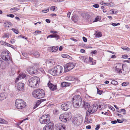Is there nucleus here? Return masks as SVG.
<instances>
[{
	"instance_id": "nucleus-1",
	"label": "nucleus",
	"mask_w": 130,
	"mask_h": 130,
	"mask_svg": "<svg viewBox=\"0 0 130 130\" xmlns=\"http://www.w3.org/2000/svg\"><path fill=\"white\" fill-rule=\"evenodd\" d=\"M40 82V79L37 76H34L30 78L28 80L27 83L29 86L33 88L37 87L38 83Z\"/></svg>"
},
{
	"instance_id": "nucleus-2",
	"label": "nucleus",
	"mask_w": 130,
	"mask_h": 130,
	"mask_svg": "<svg viewBox=\"0 0 130 130\" xmlns=\"http://www.w3.org/2000/svg\"><path fill=\"white\" fill-rule=\"evenodd\" d=\"M72 102L75 108L79 107L83 103L82 98L79 95H76L72 98Z\"/></svg>"
},
{
	"instance_id": "nucleus-3",
	"label": "nucleus",
	"mask_w": 130,
	"mask_h": 130,
	"mask_svg": "<svg viewBox=\"0 0 130 130\" xmlns=\"http://www.w3.org/2000/svg\"><path fill=\"white\" fill-rule=\"evenodd\" d=\"M63 71V67L60 66L58 65L51 70L50 71V73L54 76L56 75H61Z\"/></svg>"
},
{
	"instance_id": "nucleus-4",
	"label": "nucleus",
	"mask_w": 130,
	"mask_h": 130,
	"mask_svg": "<svg viewBox=\"0 0 130 130\" xmlns=\"http://www.w3.org/2000/svg\"><path fill=\"white\" fill-rule=\"evenodd\" d=\"M32 95L34 97L37 99L43 98L45 95L44 91L41 89H38L32 92Z\"/></svg>"
},
{
	"instance_id": "nucleus-5",
	"label": "nucleus",
	"mask_w": 130,
	"mask_h": 130,
	"mask_svg": "<svg viewBox=\"0 0 130 130\" xmlns=\"http://www.w3.org/2000/svg\"><path fill=\"white\" fill-rule=\"evenodd\" d=\"M72 117V115L71 113H65L60 115L59 119L61 121L66 122L70 120Z\"/></svg>"
},
{
	"instance_id": "nucleus-6",
	"label": "nucleus",
	"mask_w": 130,
	"mask_h": 130,
	"mask_svg": "<svg viewBox=\"0 0 130 130\" xmlns=\"http://www.w3.org/2000/svg\"><path fill=\"white\" fill-rule=\"evenodd\" d=\"M15 103L16 108L18 109H21L26 106V103L21 99H17Z\"/></svg>"
},
{
	"instance_id": "nucleus-7",
	"label": "nucleus",
	"mask_w": 130,
	"mask_h": 130,
	"mask_svg": "<svg viewBox=\"0 0 130 130\" xmlns=\"http://www.w3.org/2000/svg\"><path fill=\"white\" fill-rule=\"evenodd\" d=\"M50 116L48 114L44 115L40 118L39 121L40 123L45 124L48 123L50 120Z\"/></svg>"
},
{
	"instance_id": "nucleus-8",
	"label": "nucleus",
	"mask_w": 130,
	"mask_h": 130,
	"mask_svg": "<svg viewBox=\"0 0 130 130\" xmlns=\"http://www.w3.org/2000/svg\"><path fill=\"white\" fill-rule=\"evenodd\" d=\"M83 120L82 117L81 116L74 117L72 120L73 123L76 125H80L82 123Z\"/></svg>"
},
{
	"instance_id": "nucleus-9",
	"label": "nucleus",
	"mask_w": 130,
	"mask_h": 130,
	"mask_svg": "<svg viewBox=\"0 0 130 130\" xmlns=\"http://www.w3.org/2000/svg\"><path fill=\"white\" fill-rule=\"evenodd\" d=\"M123 65L121 63L116 64L114 65V69L117 73L120 74L122 72Z\"/></svg>"
},
{
	"instance_id": "nucleus-10",
	"label": "nucleus",
	"mask_w": 130,
	"mask_h": 130,
	"mask_svg": "<svg viewBox=\"0 0 130 130\" xmlns=\"http://www.w3.org/2000/svg\"><path fill=\"white\" fill-rule=\"evenodd\" d=\"M74 67V65L72 62H70L66 64L64 66V71L67 72L73 69Z\"/></svg>"
},
{
	"instance_id": "nucleus-11",
	"label": "nucleus",
	"mask_w": 130,
	"mask_h": 130,
	"mask_svg": "<svg viewBox=\"0 0 130 130\" xmlns=\"http://www.w3.org/2000/svg\"><path fill=\"white\" fill-rule=\"evenodd\" d=\"M27 71L29 74H32L36 73L38 71L37 68L36 66L35 65L34 68L30 67H29L27 69Z\"/></svg>"
},
{
	"instance_id": "nucleus-12",
	"label": "nucleus",
	"mask_w": 130,
	"mask_h": 130,
	"mask_svg": "<svg viewBox=\"0 0 130 130\" xmlns=\"http://www.w3.org/2000/svg\"><path fill=\"white\" fill-rule=\"evenodd\" d=\"M24 84L22 83H18L16 86L17 91L18 92H22L24 90Z\"/></svg>"
},
{
	"instance_id": "nucleus-13",
	"label": "nucleus",
	"mask_w": 130,
	"mask_h": 130,
	"mask_svg": "<svg viewBox=\"0 0 130 130\" xmlns=\"http://www.w3.org/2000/svg\"><path fill=\"white\" fill-rule=\"evenodd\" d=\"M2 58L5 61H8L10 59L9 53L7 51L3 52L1 54Z\"/></svg>"
},
{
	"instance_id": "nucleus-14",
	"label": "nucleus",
	"mask_w": 130,
	"mask_h": 130,
	"mask_svg": "<svg viewBox=\"0 0 130 130\" xmlns=\"http://www.w3.org/2000/svg\"><path fill=\"white\" fill-rule=\"evenodd\" d=\"M71 104L69 102H66L61 105V108L63 110L66 111L71 108Z\"/></svg>"
},
{
	"instance_id": "nucleus-15",
	"label": "nucleus",
	"mask_w": 130,
	"mask_h": 130,
	"mask_svg": "<svg viewBox=\"0 0 130 130\" xmlns=\"http://www.w3.org/2000/svg\"><path fill=\"white\" fill-rule=\"evenodd\" d=\"M54 126L53 123L51 122L49 123L43 127V130H53Z\"/></svg>"
},
{
	"instance_id": "nucleus-16",
	"label": "nucleus",
	"mask_w": 130,
	"mask_h": 130,
	"mask_svg": "<svg viewBox=\"0 0 130 130\" xmlns=\"http://www.w3.org/2000/svg\"><path fill=\"white\" fill-rule=\"evenodd\" d=\"M98 107L97 106L93 105L88 109V112L90 114H92L95 112L97 110Z\"/></svg>"
},
{
	"instance_id": "nucleus-17",
	"label": "nucleus",
	"mask_w": 130,
	"mask_h": 130,
	"mask_svg": "<svg viewBox=\"0 0 130 130\" xmlns=\"http://www.w3.org/2000/svg\"><path fill=\"white\" fill-rule=\"evenodd\" d=\"M55 128L57 130H65V125L62 124H57L55 125Z\"/></svg>"
},
{
	"instance_id": "nucleus-18",
	"label": "nucleus",
	"mask_w": 130,
	"mask_h": 130,
	"mask_svg": "<svg viewBox=\"0 0 130 130\" xmlns=\"http://www.w3.org/2000/svg\"><path fill=\"white\" fill-rule=\"evenodd\" d=\"M48 86L52 91L56 90L57 89V86L51 83L50 81H49L47 84Z\"/></svg>"
},
{
	"instance_id": "nucleus-19",
	"label": "nucleus",
	"mask_w": 130,
	"mask_h": 130,
	"mask_svg": "<svg viewBox=\"0 0 130 130\" xmlns=\"http://www.w3.org/2000/svg\"><path fill=\"white\" fill-rule=\"evenodd\" d=\"M58 32L56 31H55V32L52 35H50L48 36L47 38L48 39L50 37L51 38H55L56 40L59 38V36L57 35Z\"/></svg>"
},
{
	"instance_id": "nucleus-20",
	"label": "nucleus",
	"mask_w": 130,
	"mask_h": 130,
	"mask_svg": "<svg viewBox=\"0 0 130 130\" xmlns=\"http://www.w3.org/2000/svg\"><path fill=\"white\" fill-rule=\"evenodd\" d=\"M26 77V74L24 73H20L19 76V77L16 78V80L15 81V83H16V82L18 81L19 79H24Z\"/></svg>"
},
{
	"instance_id": "nucleus-21",
	"label": "nucleus",
	"mask_w": 130,
	"mask_h": 130,
	"mask_svg": "<svg viewBox=\"0 0 130 130\" xmlns=\"http://www.w3.org/2000/svg\"><path fill=\"white\" fill-rule=\"evenodd\" d=\"M83 107L85 109H87L88 110V109L90 107V105L86 103H85L84 101H83Z\"/></svg>"
},
{
	"instance_id": "nucleus-22",
	"label": "nucleus",
	"mask_w": 130,
	"mask_h": 130,
	"mask_svg": "<svg viewBox=\"0 0 130 130\" xmlns=\"http://www.w3.org/2000/svg\"><path fill=\"white\" fill-rule=\"evenodd\" d=\"M50 48L52 52H56L58 50L59 47L58 46H53L50 47Z\"/></svg>"
},
{
	"instance_id": "nucleus-23",
	"label": "nucleus",
	"mask_w": 130,
	"mask_h": 130,
	"mask_svg": "<svg viewBox=\"0 0 130 130\" xmlns=\"http://www.w3.org/2000/svg\"><path fill=\"white\" fill-rule=\"evenodd\" d=\"M71 84V83L68 82H63L62 83L61 85L62 87L69 86H70Z\"/></svg>"
},
{
	"instance_id": "nucleus-24",
	"label": "nucleus",
	"mask_w": 130,
	"mask_h": 130,
	"mask_svg": "<svg viewBox=\"0 0 130 130\" xmlns=\"http://www.w3.org/2000/svg\"><path fill=\"white\" fill-rule=\"evenodd\" d=\"M30 54L31 55H33L36 57H38L40 56V54L37 51L33 53H30Z\"/></svg>"
},
{
	"instance_id": "nucleus-25",
	"label": "nucleus",
	"mask_w": 130,
	"mask_h": 130,
	"mask_svg": "<svg viewBox=\"0 0 130 130\" xmlns=\"http://www.w3.org/2000/svg\"><path fill=\"white\" fill-rule=\"evenodd\" d=\"M54 62L53 60H49L46 61V64L49 66L52 67L54 64Z\"/></svg>"
},
{
	"instance_id": "nucleus-26",
	"label": "nucleus",
	"mask_w": 130,
	"mask_h": 130,
	"mask_svg": "<svg viewBox=\"0 0 130 130\" xmlns=\"http://www.w3.org/2000/svg\"><path fill=\"white\" fill-rule=\"evenodd\" d=\"M0 96V100L1 101L5 99L7 97L6 95H5L4 93H1Z\"/></svg>"
},
{
	"instance_id": "nucleus-27",
	"label": "nucleus",
	"mask_w": 130,
	"mask_h": 130,
	"mask_svg": "<svg viewBox=\"0 0 130 130\" xmlns=\"http://www.w3.org/2000/svg\"><path fill=\"white\" fill-rule=\"evenodd\" d=\"M8 123V122L7 121L2 118H0V123L7 124Z\"/></svg>"
},
{
	"instance_id": "nucleus-28",
	"label": "nucleus",
	"mask_w": 130,
	"mask_h": 130,
	"mask_svg": "<svg viewBox=\"0 0 130 130\" xmlns=\"http://www.w3.org/2000/svg\"><path fill=\"white\" fill-rule=\"evenodd\" d=\"M4 26L5 27H9V26H11L12 25V24L11 23L9 22H5L4 23Z\"/></svg>"
},
{
	"instance_id": "nucleus-29",
	"label": "nucleus",
	"mask_w": 130,
	"mask_h": 130,
	"mask_svg": "<svg viewBox=\"0 0 130 130\" xmlns=\"http://www.w3.org/2000/svg\"><path fill=\"white\" fill-rule=\"evenodd\" d=\"M102 36V34L101 32H96V37H101Z\"/></svg>"
},
{
	"instance_id": "nucleus-30",
	"label": "nucleus",
	"mask_w": 130,
	"mask_h": 130,
	"mask_svg": "<svg viewBox=\"0 0 130 130\" xmlns=\"http://www.w3.org/2000/svg\"><path fill=\"white\" fill-rule=\"evenodd\" d=\"M61 56L63 58H69L70 57L67 54H62L61 55Z\"/></svg>"
},
{
	"instance_id": "nucleus-31",
	"label": "nucleus",
	"mask_w": 130,
	"mask_h": 130,
	"mask_svg": "<svg viewBox=\"0 0 130 130\" xmlns=\"http://www.w3.org/2000/svg\"><path fill=\"white\" fill-rule=\"evenodd\" d=\"M77 17L76 15L73 16L72 18V19L74 22H76L77 21Z\"/></svg>"
},
{
	"instance_id": "nucleus-32",
	"label": "nucleus",
	"mask_w": 130,
	"mask_h": 130,
	"mask_svg": "<svg viewBox=\"0 0 130 130\" xmlns=\"http://www.w3.org/2000/svg\"><path fill=\"white\" fill-rule=\"evenodd\" d=\"M41 103V102H40V101H39V100H38L37 102L35 105L34 106V109L36 108Z\"/></svg>"
},
{
	"instance_id": "nucleus-33",
	"label": "nucleus",
	"mask_w": 130,
	"mask_h": 130,
	"mask_svg": "<svg viewBox=\"0 0 130 130\" xmlns=\"http://www.w3.org/2000/svg\"><path fill=\"white\" fill-rule=\"evenodd\" d=\"M57 7L54 6H51V10L55 11L57 10Z\"/></svg>"
},
{
	"instance_id": "nucleus-34",
	"label": "nucleus",
	"mask_w": 130,
	"mask_h": 130,
	"mask_svg": "<svg viewBox=\"0 0 130 130\" xmlns=\"http://www.w3.org/2000/svg\"><path fill=\"white\" fill-rule=\"evenodd\" d=\"M96 88L97 90V93L99 95H101L103 92V91L100 90L97 87Z\"/></svg>"
},
{
	"instance_id": "nucleus-35",
	"label": "nucleus",
	"mask_w": 130,
	"mask_h": 130,
	"mask_svg": "<svg viewBox=\"0 0 130 130\" xmlns=\"http://www.w3.org/2000/svg\"><path fill=\"white\" fill-rule=\"evenodd\" d=\"M99 16H98L96 17L95 19V20L93 21V22H96L100 20L101 19V18H99Z\"/></svg>"
},
{
	"instance_id": "nucleus-36",
	"label": "nucleus",
	"mask_w": 130,
	"mask_h": 130,
	"mask_svg": "<svg viewBox=\"0 0 130 130\" xmlns=\"http://www.w3.org/2000/svg\"><path fill=\"white\" fill-rule=\"evenodd\" d=\"M113 3L112 2L111 3H106L105 4V5L109 6H112V5L113 4Z\"/></svg>"
},
{
	"instance_id": "nucleus-37",
	"label": "nucleus",
	"mask_w": 130,
	"mask_h": 130,
	"mask_svg": "<svg viewBox=\"0 0 130 130\" xmlns=\"http://www.w3.org/2000/svg\"><path fill=\"white\" fill-rule=\"evenodd\" d=\"M111 83L113 85H116L118 84V82L115 80H112L111 82Z\"/></svg>"
},
{
	"instance_id": "nucleus-38",
	"label": "nucleus",
	"mask_w": 130,
	"mask_h": 130,
	"mask_svg": "<svg viewBox=\"0 0 130 130\" xmlns=\"http://www.w3.org/2000/svg\"><path fill=\"white\" fill-rule=\"evenodd\" d=\"M1 43L2 44L4 45H7V44H8V43L6 42L3 41H1Z\"/></svg>"
},
{
	"instance_id": "nucleus-39",
	"label": "nucleus",
	"mask_w": 130,
	"mask_h": 130,
	"mask_svg": "<svg viewBox=\"0 0 130 130\" xmlns=\"http://www.w3.org/2000/svg\"><path fill=\"white\" fill-rule=\"evenodd\" d=\"M118 111L120 113L121 112H123V114L124 115H125L126 114L125 110L123 109H122L120 111Z\"/></svg>"
},
{
	"instance_id": "nucleus-40",
	"label": "nucleus",
	"mask_w": 130,
	"mask_h": 130,
	"mask_svg": "<svg viewBox=\"0 0 130 130\" xmlns=\"http://www.w3.org/2000/svg\"><path fill=\"white\" fill-rule=\"evenodd\" d=\"M11 30L17 34H18L19 33L18 31L15 29L12 28L11 29Z\"/></svg>"
},
{
	"instance_id": "nucleus-41",
	"label": "nucleus",
	"mask_w": 130,
	"mask_h": 130,
	"mask_svg": "<svg viewBox=\"0 0 130 130\" xmlns=\"http://www.w3.org/2000/svg\"><path fill=\"white\" fill-rule=\"evenodd\" d=\"M53 113L54 114H58L59 113V111L56 109L54 110L53 111Z\"/></svg>"
},
{
	"instance_id": "nucleus-42",
	"label": "nucleus",
	"mask_w": 130,
	"mask_h": 130,
	"mask_svg": "<svg viewBox=\"0 0 130 130\" xmlns=\"http://www.w3.org/2000/svg\"><path fill=\"white\" fill-rule=\"evenodd\" d=\"M9 34L7 33L5 34L4 36L3 37V38H9Z\"/></svg>"
},
{
	"instance_id": "nucleus-43",
	"label": "nucleus",
	"mask_w": 130,
	"mask_h": 130,
	"mask_svg": "<svg viewBox=\"0 0 130 130\" xmlns=\"http://www.w3.org/2000/svg\"><path fill=\"white\" fill-rule=\"evenodd\" d=\"M19 9H18L17 8H16L13 7L12 8L10 9V11H12V10H14L15 11H17L18 10H19Z\"/></svg>"
},
{
	"instance_id": "nucleus-44",
	"label": "nucleus",
	"mask_w": 130,
	"mask_h": 130,
	"mask_svg": "<svg viewBox=\"0 0 130 130\" xmlns=\"http://www.w3.org/2000/svg\"><path fill=\"white\" fill-rule=\"evenodd\" d=\"M7 17H9L11 18H13L14 17V15L13 14H7Z\"/></svg>"
},
{
	"instance_id": "nucleus-45",
	"label": "nucleus",
	"mask_w": 130,
	"mask_h": 130,
	"mask_svg": "<svg viewBox=\"0 0 130 130\" xmlns=\"http://www.w3.org/2000/svg\"><path fill=\"white\" fill-rule=\"evenodd\" d=\"M120 24L119 23L117 24H116L115 23H112L111 24V25L113 26H115L117 25H120Z\"/></svg>"
},
{
	"instance_id": "nucleus-46",
	"label": "nucleus",
	"mask_w": 130,
	"mask_h": 130,
	"mask_svg": "<svg viewBox=\"0 0 130 130\" xmlns=\"http://www.w3.org/2000/svg\"><path fill=\"white\" fill-rule=\"evenodd\" d=\"M49 11V8L45 10H44L42 11V12L44 13H46Z\"/></svg>"
},
{
	"instance_id": "nucleus-47",
	"label": "nucleus",
	"mask_w": 130,
	"mask_h": 130,
	"mask_svg": "<svg viewBox=\"0 0 130 130\" xmlns=\"http://www.w3.org/2000/svg\"><path fill=\"white\" fill-rule=\"evenodd\" d=\"M93 7L95 8H98L99 7V6L98 4H96L93 5Z\"/></svg>"
},
{
	"instance_id": "nucleus-48",
	"label": "nucleus",
	"mask_w": 130,
	"mask_h": 130,
	"mask_svg": "<svg viewBox=\"0 0 130 130\" xmlns=\"http://www.w3.org/2000/svg\"><path fill=\"white\" fill-rule=\"evenodd\" d=\"M128 57V56L126 55H124L122 56V58H126Z\"/></svg>"
},
{
	"instance_id": "nucleus-49",
	"label": "nucleus",
	"mask_w": 130,
	"mask_h": 130,
	"mask_svg": "<svg viewBox=\"0 0 130 130\" xmlns=\"http://www.w3.org/2000/svg\"><path fill=\"white\" fill-rule=\"evenodd\" d=\"M84 61L86 62H89V58H85L84 59Z\"/></svg>"
},
{
	"instance_id": "nucleus-50",
	"label": "nucleus",
	"mask_w": 130,
	"mask_h": 130,
	"mask_svg": "<svg viewBox=\"0 0 130 130\" xmlns=\"http://www.w3.org/2000/svg\"><path fill=\"white\" fill-rule=\"evenodd\" d=\"M83 41L85 42H86L87 41V39L84 37H83Z\"/></svg>"
},
{
	"instance_id": "nucleus-51",
	"label": "nucleus",
	"mask_w": 130,
	"mask_h": 130,
	"mask_svg": "<svg viewBox=\"0 0 130 130\" xmlns=\"http://www.w3.org/2000/svg\"><path fill=\"white\" fill-rule=\"evenodd\" d=\"M92 59H93L92 58L90 57L89 58V62H92Z\"/></svg>"
},
{
	"instance_id": "nucleus-52",
	"label": "nucleus",
	"mask_w": 130,
	"mask_h": 130,
	"mask_svg": "<svg viewBox=\"0 0 130 130\" xmlns=\"http://www.w3.org/2000/svg\"><path fill=\"white\" fill-rule=\"evenodd\" d=\"M15 41V40L14 39H12L10 41V42L12 44L14 43Z\"/></svg>"
},
{
	"instance_id": "nucleus-53",
	"label": "nucleus",
	"mask_w": 130,
	"mask_h": 130,
	"mask_svg": "<svg viewBox=\"0 0 130 130\" xmlns=\"http://www.w3.org/2000/svg\"><path fill=\"white\" fill-rule=\"evenodd\" d=\"M117 121L114 120V121H111V123L112 124H116V123H117Z\"/></svg>"
},
{
	"instance_id": "nucleus-54",
	"label": "nucleus",
	"mask_w": 130,
	"mask_h": 130,
	"mask_svg": "<svg viewBox=\"0 0 130 130\" xmlns=\"http://www.w3.org/2000/svg\"><path fill=\"white\" fill-rule=\"evenodd\" d=\"M122 49L124 50H127V51H129V48L128 47H124L123 48H122Z\"/></svg>"
},
{
	"instance_id": "nucleus-55",
	"label": "nucleus",
	"mask_w": 130,
	"mask_h": 130,
	"mask_svg": "<svg viewBox=\"0 0 130 130\" xmlns=\"http://www.w3.org/2000/svg\"><path fill=\"white\" fill-rule=\"evenodd\" d=\"M23 55L25 57H26L27 56V54L25 53H22Z\"/></svg>"
},
{
	"instance_id": "nucleus-56",
	"label": "nucleus",
	"mask_w": 130,
	"mask_h": 130,
	"mask_svg": "<svg viewBox=\"0 0 130 130\" xmlns=\"http://www.w3.org/2000/svg\"><path fill=\"white\" fill-rule=\"evenodd\" d=\"M117 121L118 123H122L123 122L122 121L118 119H117Z\"/></svg>"
},
{
	"instance_id": "nucleus-57",
	"label": "nucleus",
	"mask_w": 130,
	"mask_h": 130,
	"mask_svg": "<svg viewBox=\"0 0 130 130\" xmlns=\"http://www.w3.org/2000/svg\"><path fill=\"white\" fill-rule=\"evenodd\" d=\"M41 31H40L37 30L35 31V33L36 34H39V33H41Z\"/></svg>"
},
{
	"instance_id": "nucleus-58",
	"label": "nucleus",
	"mask_w": 130,
	"mask_h": 130,
	"mask_svg": "<svg viewBox=\"0 0 130 130\" xmlns=\"http://www.w3.org/2000/svg\"><path fill=\"white\" fill-rule=\"evenodd\" d=\"M88 114H87V115H86V116L85 118V121H88Z\"/></svg>"
},
{
	"instance_id": "nucleus-59",
	"label": "nucleus",
	"mask_w": 130,
	"mask_h": 130,
	"mask_svg": "<svg viewBox=\"0 0 130 130\" xmlns=\"http://www.w3.org/2000/svg\"><path fill=\"white\" fill-rule=\"evenodd\" d=\"M45 99H42L39 100V101H40V102H41V103L44 101L45 100Z\"/></svg>"
},
{
	"instance_id": "nucleus-60",
	"label": "nucleus",
	"mask_w": 130,
	"mask_h": 130,
	"mask_svg": "<svg viewBox=\"0 0 130 130\" xmlns=\"http://www.w3.org/2000/svg\"><path fill=\"white\" fill-rule=\"evenodd\" d=\"M45 99H42L39 100V101H40V102H41V103L44 101L45 100Z\"/></svg>"
},
{
	"instance_id": "nucleus-61",
	"label": "nucleus",
	"mask_w": 130,
	"mask_h": 130,
	"mask_svg": "<svg viewBox=\"0 0 130 130\" xmlns=\"http://www.w3.org/2000/svg\"><path fill=\"white\" fill-rule=\"evenodd\" d=\"M128 59H129L130 60H125L124 61L125 62H127V63H130V58H129Z\"/></svg>"
},
{
	"instance_id": "nucleus-62",
	"label": "nucleus",
	"mask_w": 130,
	"mask_h": 130,
	"mask_svg": "<svg viewBox=\"0 0 130 130\" xmlns=\"http://www.w3.org/2000/svg\"><path fill=\"white\" fill-rule=\"evenodd\" d=\"M80 52L82 53H84L85 52V51L84 50L82 49L80 50Z\"/></svg>"
},
{
	"instance_id": "nucleus-63",
	"label": "nucleus",
	"mask_w": 130,
	"mask_h": 130,
	"mask_svg": "<svg viewBox=\"0 0 130 130\" xmlns=\"http://www.w3.org/2000/svg\"><path fill=\"white\" fill-rule=\"evenodd\" d=\"M48 23H50V21L48 19H46L45 20Z\"/></svg>"
},
{
	"instance_id": "nucleus-64",
	"label": "nucleus",
	"mask_w": 130,
	"mask_h": 130,
	"mask_svg": "<svg viewBox=\"0 0 130 130\" xmlns=\"http://www.w3.org/2000/svg\"><path fill=\"white\" fill-rule=\"evenodd\" d=\"M127 85L126 83H123L122 84V85L123 86H126Z\"/></svg>"
}]
</instances>
